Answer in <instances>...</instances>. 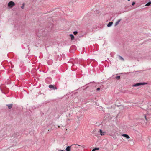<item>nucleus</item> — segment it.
<instances>
[{
	"label": "nucleus",
	"mask_w": 151,
	"mask_h": 151,
	"mask_svg": "<svg viewBox=\"0 0 151 151\" xmlns=\"http://www.w3.org/2000/svg\"><path fill=\"white\" fill-rule=\"evenodd\" d=\"M73 145H72L70 146H68L67 147L66 149V151H70V147L73 146Z\"/></svg>",
	"instance_id": "5"
},
{
	"label": "nucleus",
	"mask_w": 151,
	"mask_h": 151,
	"mask_svg": "<svg viewBox=\"0 0 151 151\" xmlns=\"http://www.w3.org/2000/svg\"><path fill=\"white\" fill-rule=\"evenodd\" d=\"M122 136L125 137L127 139H129L130 138L129 137L128 135L126 134H123L122 135Z\"/></svg>",
	"instance_id": "7"
},
{
	"label": "nucleus",
	"mask_w": 151,
	"mask_h": 151,
	"mask_svg": "<svg viewBox=\"0 0 151 151\" xmlns=\"http://www.w3.org/2000/svg\"><path fill=\"white\" fill-rule=\"evenodd\" d=\"M81 147L83 148H85L86 147V146L84 145H82Z\"/></svg>",
	"instance_id": "17"
},
{
	"label": "nucleus",
	"mask_w": 151,
	"mask_h": 151,
	"mask_svg": "<svg viewBox=\"0 0 151 151\" xmlns=\"http://www.w3.org/2000/svg\"><path fill=\"white\" fill-rule=\"evenodd\" d=\"M15 5V4L13 2L11 1L8 4V6L9 7L11 8L14 6Z\"/></svg>",
	"instance_id": "1"
},
{
	"label": "nucleus",
	"mask_w": 151,
	"mask_h": 151,
	"mask_svg": "<svg viewBox=\"0 0 151 151\" xmlns=\"http://www.w3.org/2000/svg\"><path fill=\"white\" fill-rule=\"evenodd\" d=\"M59 151H63L62 150H60Z\"/></svg>",
	"instance_id": "25"
},
{
	"label": "nucleus",
	"mask_w": 151,
	"mask_h": 151,
	"mask_svg": "<svg viewBox=\"0 0 151 151\" xmlns=\"http://www.w3.org/2000/svg\"><path fill=\"white\" fill-rule=\"evenodd\" d=\"M49 87L50 88H52L54 90H55L57 89L56 87L52 85H49Z\"/></svg>",
	"instance_id": "3"
},
{
	"label": "nucleus",
	"mask_w": 151,
	"mask_h": 151,
	"mask_svg": "<svg viewBox=\"0 0 151 151\" xmlns=\"http://www.w3.org/2000/svg\"><path fill=\"white\" fill-rule=\"evenodd\" d=\"M135 2H133L132 3V6L134 5H135Z\"/></svg>",
	"instance_id": "18"
},
{
	"label": "nucleus",
	"mask_w": 151,
	"mask_h": 151,
	"mask_svg": "<svg viewBox=\"0 0 151 151\" xmlns=\"http://www.w3.org/2000/svg\"><path fill=\"white\" fill-rule=\"evenodd\" d=\"M95 130H93V131L92 132H95Z\"/></svg>",
	"instance_id": "24"
},
{
	"label": "nucleus",
	"mask_w": 151,
	"mask_h": 151,
	"mask_svg": "<svg viewBox=\"0 0 151 151\" xmlns=\"http://www.w3.org/2000/svg\"><path fill=\"white\" fill-rule=\"evenodd\" d=\"M151 4V2H148V3H147L145 5V6H149Z\"/></svg>",
	"instance_id": "12"
},
{
	"label": "nucleus",
	"mask_w": 151,
	"mask_h": 151,
	"mask_svg": "<svg viewBox=\"0 0 151 151\" xmlns=\"http://www.w3.org/2000/svg\"><path fill=\"white\" fill-rule=\"evenodd\" d=\"M78 33V32L77 31H75L73 32V34L74 35H76Z\"/></svg>",
	"instance_id": "15"
},
{
	"label": "nucleus",
	"mask_w": 151,
	"mask_h": 151,
	"mask_svg": "<svg viewBox=\"0 0 151 151\" xmlns=\"http://www.w3.org/2000/svg\"><path fill=\"white\" fill-rule=\"evenodd\" d=\"M24 4H23L21 6V8L22 9H23L24 8Z\"/></svg>",
	"instance_id": "16"
},
{
	"label": "nucleus",
	"mask_w": 151,
	"mask_h": 151,
	"mask_svg": "<svg viewBox=\"0 0 151 151\" xmlns=\"http://www.w3.org/2000/svg\"><path fill=\"white\" fill-rule=\"evenodd\" d=\"M100 134L101 135H105V134L106 133V132H103L102 130L101 129H100L99 131Z\"/></svg>",
	"instance_id": "4"
},
{
	"label": "nucleus",
	"mask_w": 151,
	"mask_h": 151,
	"mask_svg": "<svg viewBox=\"0 0 151 151\" xmlns=\"http://www.w3.org/2000/svg\"><path fill=\"white\" fill-rule=\"evenodd\" d=\"M113 22H111L109 23L107 25V27H111L112 24Z\"/></svg>",
	"instance_id": "6"
},
{
	"label": "nucleus",
	"mask_w": 151,
	"mask_h": 151,
	"mask_svg": "<svg viewBox=\"0 0 151 151\" xmlns=\"http://www.w3.org/2000/svg\"><path fill=\"white\" fill-rule=\"evenodd\" d=\"M74 145L76 146V148H78V146H80V145H77V144H74V145Z\"/></svg>",
	"instance_id": "14"
},
{
	"label": "nucleus",
	"mask_w": 151,
	"mask_h": 151,
	"mask_svg": "<svg viewBox=\"0 0 151 151\" xmlns=\"http://www.w3.org/2000/svg\"><path fill=\"white\" fill-rule=\"evenodd\" d=\"M145 119H146V120H147V118H146V116H145Z\"/></svg>",
	"instance_id": "22"
},
{
	"label": "nucleus",
	"mask_w": 151,
	"mask_h": 151,
	"mask_svg": "<svg viewBox=\"0 0 151 151\" xmlns=\"http://www.w3.org/2000/svg\"><path fill=\"white\" fill-rule=\"evenodd\" d=\"M113 137L114 139H116V136H114Z\"/></svg>",
	"instance_id": "20"
},
{
	"label": "nucleus",
	"mask_w": 151,
	"mask_h": 151,
	"mask_svg": "<svg viewBox=\"0 0 151 151\" xmlns=\"http://www.w3.org/2000/svg\"><path fill=\"white\" fill-rule=\"evenodd\" d=\"M95 151V149H93L92 150V151Z\"/></svg>",
	"instance_id": "23"
},
{
	"label": "nucleus",
	"mask_w": 151,
	"mask_h": 151,
	"mask_svg": "<svg viewBox=\"0 0 151 151\" xmlns=\"http://www.w3.org/2000/svg\"><path fill=\"white\" fill-rule=\"evenodd\" d=\"M69 36L70 37L71 39L72 40H73L74 39V36L73 35L70 34Z\"/></svg>",
	"instance_id": "10"
},
{
	"label": "nucleus",
	"mask_w": 151,
	"mask_h": 151,
	"mask_svg": "<svg viewBox=\"0 0 151 151\" xmlns=\"http://www.w3.org/2000/svg\"><path fill=\"white\" fill-rule=\"evenodd\" d=\"M128 1H130V0H128Z\"/></svg>",
	"instance_id": "27"
},
{
	"label": "nucleus",
	"mask_w": 151,
	"mask_h": 151,
	"mask_svg": "<svg viewBox=\"0 0 151 151\" xmlns=\"http://www.w3.org/2000/svg\"><path fill=\"white\" fill-rule=\"evenodd\" d=\"M96 90H97V91H99V90H100V88H98L97 89H96Z\"/></svg>",
	"instance_id": "21"
},
{
	"label": "nucleus",
	"mask_w": 151,
	"mask_h": 151,
	"mask_svg": "<svg viewBox=\"0 0 151 151\" xmlns=\"http://www.w3.org/2000/svg\"><path fill=\"white\" fill-rule=\"evenodd\" d=\"M119 59L120 60H121L124 61V59L123 58H122V57H121V56L119 55Z\"/></svg>",
	"instance_id": "11"
},
{
	"label": "nucleus",
	"mask_w": 151,
	"mask_h": 151,
	"mask_svg": "<svg viewBox=\"0 0 151 151\" xmlns=\"http://www.w3.org/2000/svg\"><path fill=\"white\" fill-rule=\"evenodd\" d=\"M115 78L117 80H119L120 78V76H117Z\"/></svg>",
	"instance_id": "13"
},
{
	"label": "nucleus",
	"mask_w": 151,
	"mask_h": 151,
	"mask_svg": "<svg viewBox=\"0 0 151 151\" xmlns=\"http://www.w3.org/2000/svg\"><path fill=\"white\" fill-rule=\"evenodd\" d=\"M121 20V19L118 20L115 23V26H116L119 23V22H120Z\"/></svg>",
	"instance_id": "8"
},
{
	"label": "nucleus",
	"mask_w": 151,
	"mask_h": 151,
	"mask_svg": "<svg viewBox=\"0 0 151 151\" xmlns=\"http://www.w3.org/2000/svg\"><path fill=\"white\" fill-rule=\"evenodd\" d=\"M13 104H8L7 105V106H8V107L9 109H11L12 106Z\"/></svg>",
	"instance_id": "9"
},
{
	"label": "nucleus",
	"mask_w": 151,
	"mask_h": 151,
	"mask_svg": "<svg viewBox=\"0 0 151 151\" xmlns=\"http://www.w3.org/2000/svg\"><path fill=\"white\" fill-rule=\"evenodd\" d=\"M94 149H95V150H98L99 149V148H94Z\"/></svg>",
	"instance_id": "19"
},
{
	"label": "nucleus",
	"mask_w": 151,
	"mask_h": 151,
	"mask_svg": "<svg viewBox=\"0 0 151 151\" xmlns=\"http://www.w3.org/2000/svg\"><path fill=\"white\" fill-rule=\"evenodd\" d=\"M58 127H60V126H58Z\"/></svg>",
	"instance_id": "26"
},
{
	"label": "nucleus",
	"mask_w": 151,
	"mask_h": 151,
	"mask_svg": "<svg viewBox=\"0 0 151 151\" xmlns=\"http://www.w3.org/2000/svg\"><path fill=\"white\" fill-rule=\"evenodd\" d=\"M147 83H136L133 85L134 86L136 87L141 85H144L147 84Z\"/></svg>",
	"instance_id": "2"
}]
</instances>
